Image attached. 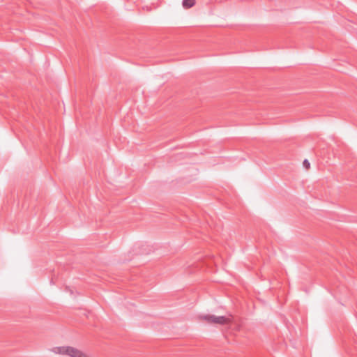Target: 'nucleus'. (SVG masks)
Returning <instances> with one entry per match:
<instances>
[{"instance_id":"nucleus-1","label":"nucleus","mask_w":357,"mask_h":357,"mask_svg":"<svg viewBox=\"0 0 357 357\" xmlns=\"http://www.w3.org/2000/svg\"><path fill=\"white\" fill-rule=\"evenodd\" d=\"M199 319L209 324L225 325L231 321V317L225 316H215L213 314L199 315Z\"/></svg>"},{"instance_id":"nucleus-2","label":"nucleus","mask_w":357,"mask_h":357,"mask_svg":"<svg viewBox=\"0 0 357 357\" xmlns=\"http://www.w3.org/2000/svg\"><path fill=\"white\" fill-rule=\"evenodd\" d=\"M195 4V0H183L182 5L185 8H190Z\"/></svg>"},{"instance_id":"nucleus-3","label":"nucleus","mask_w":357,"mask_h":357,"mask_svg":"<svg viewBox=\"0 0 357 357\" xmlns=\"http://www.w3.org/2000/svg\"><path fill=\"white\" fill-rule=\"evenodd\" d=\"M303 166L306 169H309L310 168V164L309 161L307 159L304 160V161H303Z\"/></svg>"}]
</instances>
